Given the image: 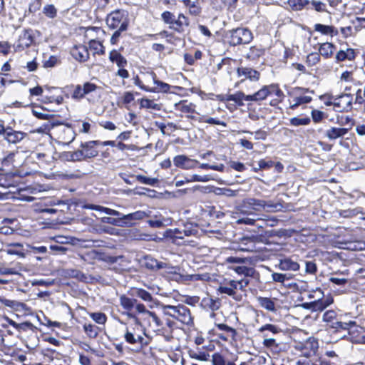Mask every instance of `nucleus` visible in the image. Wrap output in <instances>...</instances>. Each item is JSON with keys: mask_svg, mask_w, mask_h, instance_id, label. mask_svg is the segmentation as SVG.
Returning a JSON list of instances; mask_svg holds the SVG:
<instances>
[{"mask_svg": "<svg viewBox=\"0 0 365 365\" xmlns=\"http://www.w3.org/2000/svg\"><path fill=\"white\" fill-rule=\"evenodd\" d=\"M311 119L309 117H294L289 120L290 125L292 126L307 125L310 123Z\"/></svg>", "mask_w": 365, "mask_h": 365, "instance_id": "obj_40", "label": "nucleus"}, {"mask_svg": "<svg viewBox=\"0 0 365 365\" xmlns=\"http://www.w3.org/2000/svg\"><path fill=\"white\" fill-rule=\"evenodd\" d=\"M61 158L67 161H81L84 160L83 153L80 150L73 152H64L61 154Z\"/></svg>", "mask_w": 365, "mask_h": 365, "instance_id": "obj_30", "label": "nucleus"}, {"mask_svg": "<svg viewBox=\"0 0 365 365\" xmlns=\"http://www.w3.org/2000/svg\"><path fill=\"white\" fill-rule=\"evenodd\" d=\"M314 30L324 35H330V31H332L331 26L324 25L321 24H315Z\"/></svg>", "mask_w": 365, "mask_h": 365, "instance_id": "obj_53", "label": "nucleus"}, {"mask_svg": "<svg viewBox=\"0 0 365 365\" xmlns=\"http://www.w3.org/2000/svg\"><path fill=\"white\" fill-rule=\"evenodd\" d=\"M229 34V43L232 46L249 43L253 38L252 32L246 28L231 30Z\"/></svg>", "mask_w": 365, "mask_h": 365, "instance_id": "obj_6", "label": "nucleus"}, {"mask_svg": "<svg viewBox=\"0 0 365 365\" xmlns=\"http://www.w3.org/2000/svg\"><path fill=\"white\" fill-rule=\"evenodd\" d=\"M306 268L305 272L307 274H314L317 271V264L311 261H307L305 263Z\"/></svg>", "mask_w": 365, "mask_h": 365, "instance_id": "obj_61", "label": "nucleus"}, {"mask_svg": "<svg viewBox=\"0 0 365 365\" xmlns=\"http://www.w3.org/2000/svg\"><path fill=\"white\" fill-rule=\"evenodd\" d=\"M140 104L141 108L155 110H160L162 107L161 104L156 103L154 100L148 98H142Z\"/></svg>", "mask_w": 365, "mask_h": 365, "instance_id": "obj_34", "label": "nucleus"}, {"mask_svg": "<svg viewBox=\"0 0 365 365\" xmlns=\"http://www.w3.org/2000/svg\"><path fill=\"white\" fill-rule=\"evenodd\" d=\"M162 19L165 24L173 25L175 21V16L170 11H164L161 15Z\"/></svg>", "mask_w": 365, "mask_h": 365, "instance_id": "obj_57", "label": "nucleus"}, {"mask_svg": "<svg viewBox=\"0 0 365 365\" xmlns=\"http://www.w3.org/2000/svg\"><path fill=\"white\" fill-rule=\"evenodd\" d=\"M326 106H334L337 112L348 110L351 106L352 96L349 93H341L338 96H331L329 93H326L320 96Z\"/></svg>", "mask_w": 365, "mask_h": 365, "instance_id": "obj_3", "label": "nucleus"}, {"mask_svg": "<svg viewBox=\"0 0 365 365\" xmlns=\"http://www.w3.org/2000/svg\"><path fill=\"white\" fill-rule=\"evenodd\" d=\"M131 177H135L136 180L140 183L148 185L150 186H155L159 182L158 179L157 178H151L142 175H131Z\"/></svg>", "mask_w": 365, "mask_h": 365, "instance_id": "obj_39", "label": "nucleus"}, {"mask_svg": "<svg viewBox=\"0 0 365 365\" xmlns=\"http://www.w3.org/2000/svg\"><path fill=\"white\" fill-rule=\"evenodd\" d=\"M319 61H320L319 53H311L307 57V63L310 66L317 64Z\"/></svg>", "mask_w": 365, "mask_h": 365, "instance_id": "obj_51", "label": "nucleus"}, {"mask_svg": "<svg viewBox=\"0 0 365 365\" xmlns=\"http://www.w3.org/2000/svg\"><path fill=\"white\" fill-rule=\"evenodd\" d=\"M213 365H226V361L224 357L220 354H214L212 355Z\"/></svg>", "mask_w": 365, "mask_h": 365, "instance_id": "obj_62", "label": "nucleus"}, {"mask_svg": "<svg viewBox=\"0 0 365 365\" xmlns=\"http://www.w3.org/2000/svg\"><path fill=\"white\" fill-rule=\"evenodd\" d=\"M268 211H279L283 209V205L281 203H273L270 201L266 202V207Z\"/></svg>", "mask_w": 365, "mask_h": 365, "instance_id": "obj_60", "label": "nucleus"}, {"mask_svg": "<svg viewBox=\"0 0 365 365\" xmlns=\"http://www.w3.org/2000/svg\"><path fill=\"white\" fill-rule=\"evenodd\" d=\"M238 274L244 275L245 277H254L255 269L251 267H247L243 265H238L232 267Z\"/></svg>", "mask_w": 365, "mask_h": 365, "instance_id": "obj_33", "label": "nucleus"}, {"mask_svg": "<svg viewBox=\"0 0 365 365\" xmlns=\"http://www.w3.org/2000/svg\"><path fill=\"white\" fill-rule=\"evenodd\" d=\"M175 108L176 110L182 113H190L195 110V106L191 103H188L187 101H181L175 103Z\"/></svg>", "mask_w": 365, "mask_h": 365, "instance_id": "obj_32", "label": "nucleus"}, {"mask_svg": "<svg viewBox=\"0 0 365 365\" xmlns=\"http://www.w3.org/2000/svg\"><path fill=\"white\" fill-rule=\"evenodd\" d=\"M296 350L307 358L314 355L318 349V342L314 339L309 338L304 342H299L295 346Z\"/></svg>", "mask_w": 365, "mask_h": 365, "instance_id": "obj_10", "label": "nucleus"}, {"mask_svg": "<svg viewBox=\"0 0 365 365\" xmlns=\"http://www.w3.org/2000/svg\"><path fill=\"white\" fill-rule=\"evenodd\" d=\"M128 16L127 11L116 9L108 14L106 24L112 29H120V30H127L128 26Z\"/></svg>", "mask_w": 365, "mask_h": 365, "instance_id": "obj_4", "label": "nucleus"}, {"mask_svg": "<svg viewBox=\"0 0 365 365\" xmlns=\"http://www.w3.org/2000/svg\"><path fill=\"white\" fill-rule=\"evenodd\" d=\"M334 300L331 296H328L325 298H320L317 300L314 301L315 312H322L331 305Z\"/></svg>", "mask_w": 365, "mask_h": 365, "instance_id": "obj_28", "label": "nucleus"}, {"mask_svg": "<svg viewBox=\"0 0 365 365\" xmlns=\"http://www.w3.org/2000/svg\"><path fill=\"white\" fill-rule=\"evenodd\" d=\"M103 222L110 224L115 226L124 227L123 215L118 218H113L110 217H104L102 219Z\"/></svg>", "mask_w": 365, "mask_h": 365, "instance_id": "obj_46", "label": "nucleus"}, {"mask_svg": "<svg viewBox=\"0 0 365 365\" xmlns=\"http://www.w3.org/2000/svg\"><path fill=\"white\" fill-rule=\"evenodd\" d=\"M143 265L152 270H159L165 267V262H158L157 259H154L152 257L146 256L144 258Z\"/></svg>", "mask_w": 365, "mask_h": 365, "instance_id": "obj_25", "label": "nucleus"}, {"mask_svg": "<svg viewBox=\"0 0 365 365\" xmlns=\"http://www.w3.org/2000/svg\"><path fill=\"white\" fill-rule=\"evenodd\" d=\"M337 318V314L334 310H327L322 316V321L327 325Z\"/></svg>", "mask_w": 365, "mask_h": 365, "instance_id": "obj_48", "label": "nucleus"}, {"mask_svg": "<svg viewBox=\"0 0 365 365\" xmlns=\"http://www.w3.org/2000/svg\"><path fill=\"white\" fill-rule=\"evenodd\" d=\"M72 56L77 61L84 62L89 58V53L86 46H75L71 51Z\"/></svg>", "mask_w": 365, "mask_h": 365, "instance_id": "obj_16", "label": "nucleus"}, {"mask_svg": "<svg viewBox=\"0 0 365 365\" xmlns=\"http://www.w3.org/2000/svg\"><path fill=\"white\" fill-rule=\"evenodd\" d=\"M89 48L91 50L94 51V53L104 54L105 50L103 44L98 41L91 40L89 42Z\"/></svg>", "mask_w": 365, "mask_h": 365, "instance_id": "obj_42", "label": "nucleus"}, {"mask_svg": "<svg viewBox=\"0 0 365 365\" xmlns=\"http://www.w3.org/2000/svg\"><path fill=\"white\" fill-rule=\"evenodd\" d=\"M59 62V59L57 56H51L48 60L43 62V66L45 68H52L56 66Z\"/></svg>", "mask_w": 365, "mask_h": 365, "instance_id": "obj_59", "label": "nucleus"}, {"mask_svg": "<svg viewBox=\"0 0 365 365\" xmlns=\"http://www.w3.org/2000/svg\"><path fill=\"white\" fill-rule=\"evenodd\" d=\"M356 54L355 51L353 48H347L346 51L339 50L335 56L336 61L341 62L348 59L349 61L354 60L355 58Z\"/></svg>", "mask_w": 365, "mask_h": 365, "instance_id": "obj_27", "label": "nucleus"}, {"mask_svg": "<svg viewBox=\"0 0 365 365\" xmlns=\"http://www.w3.org/2000/svg\"><path fill=\"white\" fill-rule=\"evenodd\" d=\"M356 322L354 321H349L348 322H342L338 317L334 321L330 322L327 325H325L326 329L332 332L338 333L341 331H348L350 328L354 327Z\"/></svg>", "mask_w": 365, "mask_h": 365, "instance_id": "obj_12", "label": "nucleus"}, {"mask_svg": "<svg viewBox=\"0 0 365 365\" xmlns=\"http://www.w3.org/2000/svg\"><path fill=\"white\" fill-rule=\"evenodd\" d=\"M312 117L314 122L319 123L324 117V112L318 110H313L312 111Z\"/></svg>", "mask_w": 365, "mask_h": 365, "instance_id": "obj_63", "label": "nucleus"}, {"mask_svg": "<svg viewBox=\"0 0 365 365\" xmlns=\"http://www.w3.org/2000/svg\"><path fill=\"white\" fill-rule=\"evenodd\" d=\"M173 25H176V26L175 27L173 26H170V29H173L175 31H177L178 32H181L182 31V26H187L189 25V21L186 16H185L183 14H181L178 16V19H175V21Z\"/></svg>", "mask_w": 365, "mask_h": 365, "instance_id": "obj_36", "label": "nucleus"}, {"mask_svg": "<svg viewBox=\"0 0 365 365\" xmlns=\"http://www.w3.org/2000/svg\"><path fill=\"white\" fill-rule=\"evenodd\" d=\"M160 308L163 314L171 317L183 324L191 325L193 323L190 310L185 305L173 306L162 304Z\"/></svg>", "mask_w": 365, "mask_h": 365, "instance_id": "obj_1", "label": "nucleus"}, {"mask_svg": "<svg viewBox=\"0 0 365 365\" xmlns=\"http://www.w3.org/2000/svg\"><path fill=\"white\" fill-rule=\"evenodd\" d=\"M26 136V133L14 130L11 127H8V131L4 139L9 143L16 144L21 141Z\"/></svg>", "mask_w": 365, "mask_h": 365, "instance_id": "obj_17", "label": "nucleus"}, {"mask_svg": "<svg viewBox=\"0 0 365 365\" xmlns=\"http://www.w3.org/2000/svg\"><path fill=\"white\" fill-rule=\"evenodd\" d=\"M309 3L307 0H288L289 6L296 11L301 10Z\"/></svg>", "mask_w": 365, "mask_h": 365, "instance_id": "obj_47", "label": "nucleus"}, {"mask_svg": "<svg viewBox=\"0 0 365 365\" xmlns=\"http://www.w3.org/2000/svg\"><path fill=\"white\" fill-rule=\"evenodd\" d=\"M266 201L255 198H247L243 200L240 212L248 216H257L255 212L265 209Z\"/></svg>", "mask_w": 365, "mask_h": 365, "instance_id": "obj_7", "label": "nucleus"}, {"mask_svg": "<svg viewBox=\"0 0 365 365\" xmlns=\"http://www.w3.org/2000/svg\"><path fill=\"white\" fill-rule=\"evenodd\" d=\"M109 59L115 62L119 68H124L127 65L126 59L116 50L110 52Z\"/></svg>", "mask_w": 365, "mask_h": 365, "instance_id": "obj_29", "label": "nucleus"}, {"mask_svg": "<svg viewBox=\"0 0 365 365\" xmlns=\"http://www.w3.org/2000/svg\"><path fill=\"white\" fill-rule=\"evenodd\" d=\"M188 9L189 13L193 16L200 15L202 11L201 7L199 6L197 2H195L193 4H192V6Z\"/></svg>", "mask_w": 365, "mask_h": 365, "instance_id": "obj_64", "label": "nucleus"}, {"mask_svg": "<svg viewBox=\"0 0 365 365\" xmlns=\"http://www.w3.org/2000/svg\"><path fill=\"white\" fill-rule=\"evenodd\" d=\"M268 93H254L253 95H244V93H236L227 95L226 100L228 102L233 101L235 106L243 105V101H260L266 98Z\"/></svg>", "mask_w": 365, "mask_h": 365, "instance_id": "obj_8", "label": "nucleus"}, {"mask_svg": "<svg viewBox=\"0 0 365 365\" xmlns=\"http://www.w3.org/2000/svg\"><path fill=\"white\" fill-rule=\"evenodd\" d=\"M165 237L170 239L172 242L180 245L181 242L180 240H184L185 235L182 232V228L178 227L175 229H169L166 231Z\"/></svg>", "mask_w": 365, "mask_h": 365, "instance_id": "obj_20", "label": "nucleus"}, {"mask_svg": "<svg viewBox=\"0 0 365 365\" xmlns=\"http://www.w3.org/2000/svg\"><path fill=\"white\" fill-rule=\"evenodd\" d=\"M34 42L33 31L25 29L20 32L14 47L16 51H21L29 47Z\"/></svg>", "mask_w": 365, "mask_h": 365, "instance_id": "obj_9", "label": "nucleus"}, {"mask_svg": "<svg viewBox=\"0 0 365 365\" xmlns=\"http://www.w3.org/2000/svg\"><path fill=\"white\" fill-rule=\"evenodd\" d=\"M189 355L192 359H195L199 361H207L209 360L210 355L205 351H190Z\"/></svg>", "mask_w": 365, "mask_h": 365, "instance_id": "obj_45", "label": "nucleus"}, {"mask_svg": "<svg viewBox=\"0 0 365 365\" xmlns=\"http://www.w3.org/2000/svg\"><path fill=\"white\" fill-rule=\"evenodd\" d=\"M273 281L284 283L286 280L290 279V275L287 274L274 272L272 274Z\"/></svg>", "mask_w": 365, "mask_h": 365, "instance_id": "obj_52", "label": "nucleus"}, {"mask_svg": "<svg viewBox=\"0 0 365 365\" xmlns=\"http://www.w3.org/2000/svg\"><path fill=\"white\" fill-rule=\"evenodd\" d=\"M43 13L48 18L53 19L57 15V10L53 4L46 5L43 7Z\"/></svg>", "mask_w": 365, "mask_h": 365, "instance_id": "obj_50", "label": "nucleus"}, {"mask_svg": "<svg viewBox=\"0 0 365 365\" xmlns=\"http://www.w3.org/2000/svg\"><path fill=\"white\" fill-rule=\"evenodd\" d=\"M264 49L261 47L252 46L249 52L247 53V58L251 60H255L264 55Z\"/></svg>", "mask_w": 365, "mask_h": 365, "instance_id": "obj_38", "label": "nucleus"}, {"mask_svg": "<svg viewBox=\"0 0 365 365\" xmlns=\"http://www.w3.org/2000/svg\"><path fill=\"white\" fill-rule=\"evenodd\" d=\"M120 305L126 311H128V316L130 318H134L135 316L130 312L135 309V311L139 314H144L147 312L145 305L140 303L136 299L129 297L125 294L119 297Z\"/></svg>", "mask_w": 365, "mask_h": 365, "instance_id": "obj_5", "label": "nucleus"}, {"mask_svg": "<svg viewBox=\"0 0 365 365\" xmlns=\"http://www.w3.org/2000/svg\"><path fill=\"white\" fill-rule=\"evenodd\" d=\"M311 101L312 98L310 96L294 97L289 100L290 108L294 109L301 105L309 103Z\"/></svg>", "mask_w": 365, "mask_h": 365, "instance_id": "obj_35", "label": "nucleus"}, {"mask_svg": "<svg viewBox=\"0 0 365 365\" xmlns=\"http://www.w3.org/2000/svg\"><path fill=\"white\" fill-rule=\"evenodd\" d=\"M150 213L151 212L150 210H138L136 212L123 215L124 227L135 226L138 221L143 220L146 217H149L150 216Z\"/></svg>", "mask_w": 365, "mask_h": 365, "instance_id": "obj_11", "label": "nucleus"}, {"mask_svg": "<svg viewBox=\"0 0 365 365\" xmlns=\"http://www.w3.org/2000/svg\"><path fill=\"white\" fill-rule=\"evenodd\" d=\"M257 301L261 307L268 312L275 313L277 310L275 304V299L258 297H257Z\"/></svg>", "mask_w": 365, "mask_h": 365, "instance_id": "obj_23", "label": "nucleus"}, {"mask_svg": "<svg viewBox=\"0 0 365 365\" xmlns=\"http://www.w3.org/2000/svg\"><path fill=\"white\" fill-rule=\"evenodd\" d=\"M279 268L283 271H298L300 265L291 257H284L279 260Z\"/></svg>", "mask_w": 365, "mask_h": 365, "instance_id": "obj_19", "label": "nucleus"}, {"mask_svg": "<svg viewBox=\"0 0 365 365\" xmlns=\"http://www.w3.org/2000/svg\"><path fill=\"white\" fill-rule=\"evenodd\" d=\"M129 294L132 297H137L141 299L143 301L145 302H153L154 299L151 294L148 291L142 289V288H133L130 289Z\"/></svg>", "mask_w": 365, "mask_h": 365, "instance_id": "obj_24", "label": "nucleus"}, {"mask_svg": "<svg viewBox=\"0 0 365 365\" xmlns=\"http://www.w3.org/2000/svg\"><path fill=\"white\" fill-rule=\"evenodd\" d=\"M210 180V178L207 175H192L190 178H186V182H207Z\"/></svg>", "mask_w": 365, "mask_h": 365, "instance_id": "obj_58", "label": "nucleus"}, {"mask_svg": "<svg viewBox=\"0 0 365 365\" xmlns=\"http://www.w3.org/2000/svg\"><path fill=\"white\" fill-rule=\"evenodd\" d=\"M58 139L64 145H69L75 140L76 133L71 125H63L58 128Z\"/></svg>", "mask_w": 365, "mask_h": 365, "instance_id": "obj_13", "label": "nucleus"}, {"mask_svg": "<svg viewBox=\"0 0 365 365\" xmlns=\"http://www.w3.org/2000/svg\"><path fill=\"white\" fill-rule=\"evenodd\" d=\"M336 46L332 43L326 42L319 44V55H322L325 58H329L332 56Z\"/></svg>", "mask_w": 365, "mask_h": 365, "instance_id": "obj_26", "label": "nucleus"}, {"mask_svg": "<svg viewBox=\"0 0 365 365\" xmlns=\"http://www.w3.org/2000/svg\"><path fill=\"white\" fill-rule=\"evenodd\" d=\"M248 283L249 281L247 279L225 280L220 284L217 292L218 294H225L232 297L234 300L240 302L242 300V294L238 292L242 291Z\"/></svg>", "mask_w": 365, "mask_h": 365, "instance_id": "obj_2", "label": "nucleus"}, {"mask_svg": "<svg viewBox=\"0 0 365 365\" xmlns=\"http://www.w3.org/2000/svg\"><path fill=\"white\" fill-rule=\"evenodd\" d=\"M100 260H102L105 262H107L110 264H113L115 263L118 262L120 260H123V256H110L106 255H101L98 258Z\"/></svg>", "mask_w": 365, "mask_h": 365, "instance_id": "obj_44", "label": "nucleus"}, {"mask_svg": "<svg viewBox=\"0 0 365 365\" xmlns=\"http://www.w3.org/2000/svg\"><path fill=\"white\" fill-rule=\"evenodd\" d=\"M100 142L98 140H91L88 142L81 143L80 150L83 153V159L94 158L98 155V151L95 148V146L99 145Z\"/></svg>", "mask_w": 365, "mask_h": 365, "instance_id": "obj_14", "label": "nucleus"}, {"mask_svg": "<svg viewBox=\"0 0 365 365\" xmlns=\"http://www.w3.org/2000/svg\"><path fill=\"white\" fill-rule=\"evenodd\" d=\"M257 220H262V218L258 217L257 216H252V217H250L247 216V217H243L242 218L238 219L237 222L238 224H245V225H252L255 224V221Z\"/></svg>", "mask_w": 365, "mask_h": 365, "instance_id": "obj_54", "label": "nucleus"}, {"mask_svg": "<svg viewBox=\"0 0 365 365\" xmlns=\"http://www.w3.org/2000/svg\"><path fill=\"white\" fill-rule=\"evenodd\" d=\"M125 341L131 344H139L140 348H142L143 345H146L147 342L143 336L135 334L134 331L127 330L125 334Z\"/></svg>", "mask_w": 365, "mask_h": 365, "instance_id": "obj_22", "label": "nucleus"}, {"mask_svg": "<svg viewBox=\"0 0 365 365\" xmlns=\"http://www.w3.org/2000/svg\"><path fill=\"white\" fill-rule=\"evenodd\" d=\"M258 331L263 334V337H268L269 332L276 334L281 331L280 328L272 324H266L258 329Z\"/></svg>", "mask_w": 365, "mask_h": 365, "instance_id": "obj_31", "label": "nucleus"}, {"mask_svg": "<svg viewBox=\"0 0 365 365\" xmlns=\"http://www.w3.org/2000/svg\"><path fill=\"white\" fill-rule=\"evenodd\" d=\"M237 73L239 77L244 76L251 81H257L259 78V73L251 68L248 67H239L237 69Z\"/></svg>", "mask_w": 365, "mask_h": 365, "instance_id": "obj_21", "label": "nucleus"}, {"mask_svg": "<svg viewBox=\"0 0 365 365\" xmlns=\"http://www.w3.org/2000/svg\"><path fill=\"white\" fill-rule=\"evenodd\" d=\"M83 329L90 338H96L98 334V328L91 324H85Z\"/></svg>", "mask_w": 365, "mask_h": 365, "instance_id": "obj_43", "label": "nucleus"}, {"mask_svg": "<svg viewBox=\"0 0 365 365\" xmlns=\"http://www.w3.org/2000/svg\"><path fill=\"white\" fill-rule=\"evenodd\" d=\"M90 317L94 322L99 324H104L107 320L106 315L103 312L91 313Z\"/></svg>", "mask_w": 365, "mask_h": 365, "instance_id": "obj_49", "label": "nucleus"}, {"mask_svg": "<svg viewBox=\"0 0 365 365\" xmlns=\"http://www.w3.org/2000/svg\"><path fill=\"white\" fill-rule=\"evenodd\" d=\"M52 124L49 122L44 123L40 127L34 129L32 133H38L43 134H48L50 131L51 128L52 127Z\"/></svg>", "mask_w": 365, "mask_h": 365, "instance_id": "obj_56", "label": "nucleus"}, {"mask_svg": "<svg viewBox=\"0 0 365 365\" xmlns=\"http://www.w3.org/2000/svg\"><path fill=\"white\" fill-rule=\"evenodd\" d=\"M347 133V128L331 127L324 132V136L329 140H334L337 138H343Z\"/></svg>", "mask_w": 365, "mask_h": 365, "instance_id": "obj_18", "label": "nucleus"}, {"mask_svg": "<svg viewBox=\"0 0 365 365\" xmlns=\"http://www.w3.org/2000/svg\"><path fill=\"white\" fill-rule=\"evenodd\" d=\"M88 207L92 210H98V211L103 212L107 215L117 216L118 217L123 215V214H121L120 212H118L117 210H113L110 208H108V207H102L100 205H91L88 206Z\"/></svg>", "mask_w": 365, "mask_h": 365, "instance_id": "obj_37", "label": "nucleus"}, {"mask_svg": "<svg viewBox=\"0 0 365 365\" xmlns=\"http://www.w3.org/2000/svg\"><path fill=\"white\" fill-rule=\"evenodd\" d=\"M182 228V232L186 237L195 236L198 233L197 227L192 223H187Z\"/></svg>", "mask_w": 365, "mask_h": 365, "instance_id": "obj_41", "label": "nucleus"}, {"mask_svg": "<svg viewBox=\"0 0 365 365\" xmlns=\"http://www.w3.org/2000/svg\"><path fill=\"white\" fill-rule=\"evenodd\" d=\"M174 165L182 169H192L194 168L198 162L195 160H192L189 158L188 157L179 155L174 158L173 159Z\"/></svg>", "mask_w": 365, "mask_h": 365, "instance_id": "obj_15", "label": "nucleus"}, {"mask_svg": "<svg viewBox=\"0 0 365 365\" xmlns=\"http://www.w3.org/2000/svg\"><path fill=\"white\" fill-rule=\"evenodd\" d=\"M216 326L220 330L225 331L227 335H230L231 338H234L236 335V330L225 324H217Z\"/></svg>", "mask_w": 365, "mask_h": 365, "instance_id": "obj_55", "label": "nucleus"}]
</instances>
